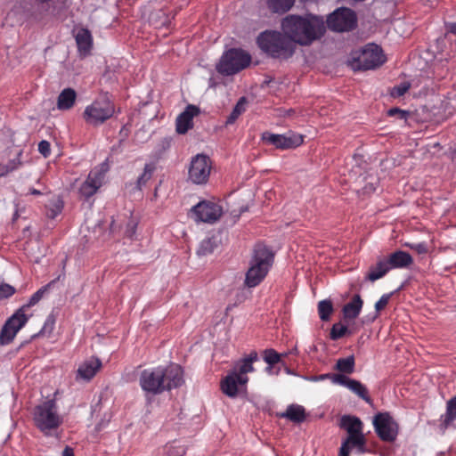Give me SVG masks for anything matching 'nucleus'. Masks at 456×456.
Returning a JSON list of instances; mask_svg holds the SVG:
<instances>
[{
	"label": "nucleus",
	"instance_id": "obj_57",
	"mask_svg": "<svg viewBox=\"0 0 456 456\" xmlns=\"http://www.w3.org/2000/svg\"><path fill=\"white\" fill-rule=\"evenodd\" d=\"M279 372H280V369H277V370H275V369H274V370H273V374H274V375H278V374H279Z\"/></svg>",
	"mask_w": 456,
	"mask_h": 456
},
{
	"label": "nucleus",
	"instance_id": "obj_53",
	"mask_svg": "<svg viewBox=\"0 0 456 456\" xmlns=\"http://www.w3.org/2000/svg\"><path fill=\"white\" fill-rule=\"evenodd\" d=\"M29 193L32 194V195H40L41 194V192L38 190H37V189H31L29 191Z\"/></svg>",
	"mask_w": 456,
	"mask_h": 456
},
{
	"label": "nucleus",
	"instance_id": "obj_24",
	"mask_svg": "<svg viewBox=\"0 0 456 456\" xmlns=\"http://www.w3.org/2000/svg\"><path fill=\"white\" fill-rule=\"evenodd\" d=\"M77 99V93L72 88H65L63 89L57 99V108L60 110H70Z\"/></svg>",
	"mask_w": 456,
	"mask_h": 456
},
{
	"label": "nucleus",
	"instance_id": "obj_20",
	"mask_svg": "<svg viewBox=\"0 0 456 456\" xmlns=\"http://www.w3.org/2000/svg\"><path fill=\"white\" fill-rule=\"evenodd\" d=\"M366 438L363 431L349 434L347 438L342 443L338 456H349L350 446L357 447L360 452H364Z\"/></svg>",
	"mask_w": 456,
	"mask_h": 456
},
{
	"label": "nucleus",
	"instance_id": "obj_28",
	"mask_svg": "<svg viewBox=\"0 0 456 456\" xmlns=\"http://www.w3.org/2000/svg\"><path fill=\"white\" fill-rule=\"evenodd\" d=\"M25 310L20 307L11 317L6 320V323L12 325L16 330L20 331L28 322L29 316L25 314Z\"/></svg>",
	"mask_w": 456,
	"mask_h": 456
},
{
	"label": "nucleus",
	"instance_id": "obj_16",
	"mask_svg": "<svg viewBox=\"0 0 456 456\" xmlns=\"http://www.w3.org/2000/svg\"><path fill=\"white\" fill-rule=\"evenodd\" d=\"M333 384L346 387L352 393L356 395L369 404L372 403V400L369 395L368 388L359 380L350 379L346 375L337 374L335 377H333Z\"/></svg>",
	"mask_w": 456,
	"mask_h": 456
},
{
	"label": "nucleus",
	"instance_id": "obj_50",
	"mask_svg": "<svg viewBox=\"0 0 456 456\" xmlns=\"http://www.w3.org/2000/svg\"><path fill=\"white\" fill-rule=\"evenodd\" d=\"M362 190H363V192H364V193H370V192L375 191L376 187L374 186V184H373V183H370L366 184V185L363 187V189H362Z\"/></svg>",
	"mask_w": 456,
	"mask_h": 456
},
{
	"label": "nucleus",
	"instance_id": "obj_30",
	"mask_svg": "<svg viewBox=\"0 0 456 456\" xmlns=\"http://www.w3.org/2000/svg\"><path fill=\"white\" fill-rule=\"evenodd\" d=\"M268 8L275 13H285L295 4V0H266Z\"/></svg>",
	"mask_w": 456,
	"mask_h": 456
},
{
	"label": "nucleus",
	"instance_id": "obj_23",
	"mask_svg": "<svg viewBox=\"0 0 456 456\" xmlns=\"http://www.w3.org/2000/svg\"><path fill=\"white\" fill-rule=\"evenodd\" d=\"M362 305L363 301L360 295H354L352 300L343 306L342 313L344 318L347 320L355 319L360 314Z\"/></svg>",
	"mask_w": 456,
	"mask_h": 456
},
{
	"label": "nucleus",
	"instance_id": "obj_22",
	"mask_svg": "<svg viewBox=\"0 0 456 456\" xmlns=\"http://www.w3.org/2000/svg\"><path fill=\"white\" fill-rule=\"evenodd\" d=\"M279 417L287 419L294 423H302L306 419L305 409L297 403L289 404L286 411L279 413Z\"/></svg>",
	"mask_w": 456,
	"mask_h": 456
},
{
	"label": "nucleus",
	"instance_id": "obj_10",
	"mask_svg": "<svg viewBox=\"0 0 456 456\" xmlns=\"http://www.w3.org/2000/svg\"><path fill=\"white\" fill-rule=\"evenodd\" d=\"M212 170L210 158L203 153H198L191 159L188 167V181L192 184L205 185L209 179Z\"/></svg>",
	"mask_w": 456,
	"mask_h": 456
},
{
	"label": "nucleus",
	"instance_id": "obj_41",
	"mask_svg": "<svg viewBox=\"0 0 456 456\" xmlns=\"http://www.w3.org/2000/svg\"><path fill=\"white\" fill-rule=\"evenodd\" d=\"M410 88L409 83H402L396 86H395L391 91V95L393 97H400L403 96Z\"/></svg>",
	"mask_w": 456,
	"mask_h": 456
},
{
	"label": "nucleus",
	"instance_id": "obj_19",
	"mask_svg": "<svg viewBox=\"0 0 456 456\" xmlns=\"http://www.w3.org/2000/svg\"><path fill=\"white\" fill-rule=\"evenodd\" d=\"M75 40L80 56H87L93 47V37L91 32L85 28H78L75 33Z\"/></svg>",
	"mask_w": 456,
	"mask_h": 456
},
{
	"label": "nucleus",
	"instance_id": "obj_3",
	"mask_svg": "<svg viewBox=\"0 0 456 456\" xmlns=\"http://www.w3.org/2000/svg\"><path fill=\"white\" fill-rule=\"evenodd\" d=\"M258 360L257 353L253 351L248 356L238 360L232 369L221 380L220 387L222 392L234 398L238 395L239 386H245L248 382V373L253 372V363Z\"/></svg>",
	"mask_w": 456,
	"mask_h": 456
},
{
	"label": "nucleus",
	"instance_id": "obj_51",
	"mask_svg": "<svg viewBox=\"0 0 456 456\" xmlns=\"http://www.w3.org/2000/svg\"><path fill=\"white\" fill-rule=\"evenodd\" d=\"M447 31L456 36V22H451L447 26Z\"/></svg>",
	"mask_w": 456,
	"mask_h": 456
},
{
	"label": "nucleus",
	"instance_id": "obj_27",
	"mask_svg": "<svg viewBox=\"0 0 456 456\" xmlns=\"http://www.w3.org/2000/svg\"><path fill=\"white\" fill-rule=\"evenodd\" d=\"M390 268L386 262L385 259L379 260L375 266H371L370 271L366 276V279L370 281H375L382 277H384L388 272Z\"/></svg>",
	"mask_w": 456,
	"mask_h": 456
},
{
	"label": "nucleus",
	"instance_id": "obj_37",
	"mask_svg": "<svg viewBox=\"0 0 456 456\" xmlns=\"http://www.w3.org/2000/svg\"><path fill=\"white\" fill-rule=\"evenodd\" d=\"M348 332V329L341 322L334 323L330 330V337L332 340L343 338Z\"/></svg>",
	"mask_w": 456,
	"mask_h": 456
},
{
	"label": "nucleus",
	"instance_id": "obj_8",
	"mask_svg": "<svg viewBox=\"0 0 456 456\" xmlns=\"http://www.w3.org/2000/svg\"><path fill=\"white\" fill-rule=\"evenodd\" d=\"M34 420L37 427L43 432H47L59 428L62 423V418L57 411L54 400H48L36 407Z\"/></svg>",
	"mask_w": 456,
	"mask_h": 456
},
{
	"label": "nucleus",
	"instance_id": "obj_11",
	"mask_svg": "<svg viewBox=\"0 0 456 456\" xmlns=\"http://www.w3.org/2000/svg\"><path fill=\"white\" fill-rule=\"evenodd\" d=\"M357 25L355 12L346 7H340L331 12L327 18L328 28L336 32L353 30Z\"/></svg>",
	"mask_w": 456,
	"mask_h": 456
},
{
	"label": "nucleus",
	"instance_id": "obj_42",
	"mask_svg": "<svg viewBox=\"0 0 456 456\" xmlns=\"http://www.w3.org/2000/svg\"><path fill=\"white\" fill-rule=\"evenodd\" d=\"M15 293V289L7 284L3 283L0 285V299H4L12 297Z\"/></svg>",
	"mask_w": 456,
	"mask_h": 456
},
{
	"label": "nucleus",
	"instance_id": "obj_18",
	"mask_svg": "<svg viewBox=\"0 0 456 456\" xmlns=\"http://www.w3.org/2000/svg\"><path fill=\"white\" fill-rule=\"evenodd\" d=\"M102 362L97 357H91L85 360L77 368V380L89 381L100 370Z\"/></svg>",
	"mask_w": 456,
	"mask_h": 456
},
{
	"label": "nucleus",
	"instance_id": "obj_2",
	"mask_svg": "<svg viewBox=\"0 0 456 456\" xmlns=\"http://www.w3.org/2000/svg\"><path fill=\"white\" fill-rule=\"evenodd\" d=\"M183 383V370L177 364L158 366L146 369L141 372L139 384L147 395H159L182 386Z\"/></svg>",
	"mask_w": 456,
	"mask_h": 456
},
{
	"label": "nucleus",
	"instance_id": "obj_14",
	"mask_svg": "<svg viewBox=\"0 0 456 456\" xmlns=\"http://www.w3.org/2000/svg\"><path fill=\"white\" fill-rule=\"evenodd\" d=\"M261 140L265 144L273 145L278 150H289L300 146L304 138L301 134L289 132L288 134H273L265 131L261 134Z\"/></svg>",
	"mask_w": 456,
	"mask_h": 456
},
{
	"label": "nucleus",
	"instance_id": "obj_52",
	"mask_svg": "<svg viewBox=\"0 0 456 456\" xmlns=\"http://www.w3.org/2000/svg\"><path fill=\"white\" fill-rule=\"evenodd\" d=\"M62 456H74L73 449L69 446H66L62 452Z\"/></svg>",
	"mask_w": 456,
	"mask_h": 456
},
{
	"label": "nucleus",
	"instance_id": "obj_25",
	"mask_svg": "<svg viewBox=\"0 0 456 456\" xmlns=\"http://www.w3.org/2000/svg\"><path fill=\"white\" fill-rule=\"evenodd\" d=\"M456 419V395L447 402L446 411L440 418V429L444 431Z\"/></svg>",
	"mask_w": 456,
	"mask_h": 456
},
{
	"label": "nucleus",
	"instance_id": "obj_45",
	"mask_svg": "<svg viewBox=\"0 0 456 456\" xmlns=\"http://www.w3.org/2000/svg\"><path fill=\"white\" fill-rule=\"evenodd\" d=\"M21 156V151H20L17 155V157L12 160H10L6 166H8V168L10 170V172L17 169L20 165H21V161L20 159Z\"/></svg>",
	"mask_w": 456,
	"mask_h": 456
},
{
	"label": "nucleus",
	"instance_id": "obj_31",
	"mask_svg": "<svg viewBox=\"0 0 456 456\" xmlns=\"http://www.w3.org/2000/svg\"><path fill=\"white\" fill-rule=\"evenodd\" d=\"M46 215L50 218H55L63 208V201L60 196H53L46 205Z\"/></svg>",
	"mask_w": 456,
	"mask_h": 456
},
{
	"label": "nucleus",
	"instance_id": "obj_33",
	"mask_svg": "<svg viewBox=\"0 0 456 456\" xmlns=\"http://www.w3.org/2000/svg\"><path fill=\"white\" fill-rule=\"evenodd\" d=\"M246 98L241 97L234 106L232 111L229 115V117L226 119L225 124L226 125H232L233 124L236 119L246 110L245 105H246Z\"/></svg>",
	"mask_w": 456,
	"mask_h": 456
},
{
	"label": "nucleus",
	"instance_id": "obj_5",
	"mask_svg": "<svg viewBox=\"0 0 456 456\" xmlns=\"http://www.w3.org/2000/svg\"><path fill=\"white\" fill-rule=\"evenodd\" d=\"M257 44L262 51L274 58L287 59L295 52L294 45L283 32H263L257 37Z\"/></svg>",
	"mask_w": 456,
	"mask_h": 456
},
{
	"label": "nucleus",
	"instance_id": "obj_34",
	"mask_svg": "<svg viewBox=\"0 0 456 456\" xmlns=\"http://www.w3.org/2000/svg\"><path fill=\"white\" fill-rule=\"evenodd\" d=\"M51 283L43 286L38 290H37L28 299V301L23 305L21 307L26 311L29 307L36 305L48 292Z\"/></svg>",
	"mask_w": 456,
	"mask_h": 456
},
{
	"label": "nucleus",
	"instance_id": "obj_13",
	"mask_svg": "<svg viewBox=\"0 0 456 456\" xmlns=\"http://www.w3.org/2000/svg\"><path fill=\"white\" fill-rule=\"evenodd\" d=\"M191 215L196 223L214 224L223 215V208L214 201L201 200L191 208Z\"/></svg>",
	"mask_w": 456,
	"mask_h": 456
},
{
	"label": "nucleus",
	"instance_id": "obj_44",
	"mask_svg": "<svg viewBox=\"0 0 456 456\" xmlns=\"http://www.w3.org/2000/svg\"><path fill=\"white\" fill-rule=\"evenodd\" d=\"M21 156V151H20L17 155V157L12 160H10L6 166H8V168L10 170V172L17 169L20 165H21V161L20 159Z\"/></svg>",
	"mask_w": 456,
	"mask_h": 456
},
{
	"label": "nucleus",
	"instance_id": "obj_7",
	"mask_svg": "<svg viewBox=\"0 0 456 456\" xmlns=\"http://www.w3.org/2000/svg\"><path fill=\"white\" fill-rule=\"evenodd\" d=\"M385 61L386 57L381 47L375 44H368L357 57L352 58L350 64L354 70H369L379 68Z\"/></svg>",
	"mask_w": 456,
	"mask_h": 456
},
{
	"label": "nucleus",
	"instance_id": "obj_9",
	"mask_svg": "<svg viewBox=\"0 0 456 456\" xmlns=\"http://www.w3.org/2000/svg\"><path fill=\"white\" fill-rule=\"evenodd\" d=\"M251 56L240 49H230L225 52L216 65V70L224 76H230L247 68Z\"/></svg>",
	"mask_w": 456,
	"mask_h": 456
},
{
	"label": "nucleus",
	"instance_id": "obj_26",
	"mask_svg": "<svg viewBox=\"0 0 456 456\" xmlns=\"http://www.w3.org/2000/svg\"><path fill=\"white\" fill-rule=\"evenodd\" d=\"M340 427L349 435L362 432L363 429V423L358 417L345 415L341 418Z\"/></svg>",
	"mask_w": 456,
	"mask_h": 456
},
{
	"label": "nucleus",
	"instance_id": "obj_43",
	"mask_svg": "<svg viewBox=\"0 0 456 456\" xmlns=\"http://www.w3.org/2000/svg\"><path fill=\"white\" fill-rule=\"evenodd\" d=\"M38 151L45 157L47 158L51 153V145L50 142L46 140H42L38 143Z\"/></svg>",
	"mask_w": 456,
	"mask_h": 456
},
{
	"label": "nucleus",
	"instance_id": "obj_55",
	"mask_svg": "<svg viewBox=\"0 0 456 456\" xmlns=\"http://www.w3.org/2000/svg\"><path fill=\"white\" fill-rule=\"evenodd\" d=\"M273 370H274L273 365H269V366L266 368V371H267L269 374H273Z\"/></svg>",
	"mask_w": 456,
	"mask_h": 456
},
{
	"label": "nucleus",
	"instance_id": "obj_15",
	"mask_svg": "<svg viewBox=\"0 0 456 456\" xmlns=\"http://www.w3.org/2000/svg\"><path fill=\"white\" fill-rule=\"evenodd\" d=\"M108 170L109 166L106 162L102 163L91 170L87 175V178L79 188L80 196L87 200L94 195L99 188L102 185L105 175Z\"/></svg>",
	"mask_w": 456,
	"mask_h": 456
},
{
	"label": "nucleus",
	"instance_id": "obj_4",
	"mask_svg": "<svg viewBox=\"0 0 456 456\" xmlns=\"http://www.w3.org/2000/svg\"><path fill=\"white\" fill-rule=\"evenodd\" d=\"M273 263V254L269 248L265 245H256L246 273L245 285L248 288L257 286L268 273Z\"/></svg>",
	"mask_w": 456,
	"mask_h": 456
},
{
	"label": "nucleus",
	"instance_id": "obj_35",
	"mask_svg": "<svg viewBox=\"0 0 456 456\" xmlns=\"http://www.w3.org/2000/svg\"><path fill=\"white\" fill-rule=\"evenodd\" d=\"M333 312V306L330 300H322L318 304V313L322 321H328Z\"/></svg>",
	"mask_w": 456,
	"mask_h": 456
},
{
	"label": "nucleus",
	"instance_id": "obj_40",
	"mask_svg": "<svg viewBox=\"0 0 456 456\" xmlns=\"http://www.w3.org/2000/svg\"><path fill=\"white\" fill-rule=\"evenodd\" d=\"M264 360L268 365H274L281 361V355L273 349H266L264 352Z\"/></svg>",
	"mask_w": 456,
	"mask_h": 456
},
{
	"label": "nucleus",
	"instance_id": "obj_29",
	"mask_svg": "<svg viewBox=\"0 0 456 456\" xmlns=\"http://www.w3.org/2000/svg\"><path fill=\"white\" fill-rule=\"evenodd\" d=\"M355 360L354 355L337 360L334 369L340 372L339 374H352L354 371Z\"/></svg>",
	"mask_w": 456,
	"mask_h": 456
},
{
	"label": "nucleus",
	"instance_id": "obj_56",
	"mask_svg": "<svg viewBox=\"0 0 456 456\" xmlns=\"http://www.w3.org/2000/svg\"><path fill=\"white\" fill-rule=\"evenodd\" d=\"M284 370H285V372L289 375L294 374V372L292 370H290L288 367H285Z\"/></svg>",
	"mask_w": 456,
	"mask_h": 456
},
{
	"label": "nucleus",
	"instance_id": "obj_49",
	"mask_svg": "<svg viewBox=\"0 0 456 456\" xmlns=\"http://www.w3.org/2000/svg\"><path fill=\"white\" fill-rule=\"evenodd\" d=\"M10 173L8 166L6 164H0V177L6 175Z\"/></svg>",
	"mask_w": 456,
	"mask_h": 456
},
{
	"label": "nucleus",
	"instance_id": "obj_38",
	"mask_svg": "<svg viewBox=\"0 0 456 456\" xmlns=\"http://www.w3.org/2000/svg\"><path fill=\"white\" fill-rule=\"evenodd\" d=\"M214 248H215L214 241L211 239L208 238V239L203 240L200 242L199 248L197 250V253L200 256H206L208 254L212 253L214 251Z\"/></svg>",
	"mask_w": 456,
	"mask_h": 456
},
{
	"label": "nucleus",
	"instance_id": "obj_32",
	"mask_svg": "<svg viewBox=\"0 0 456 456\" xmlns=\"http://www.w3.org/2000/svg\"><path fill=\"white\" fill-rule=\"evenodd\" d=\"M18 332L19 331L16 330L12 325H9L8 323L4 322V326L0 330V344H10L14 339Z\"/></svg>",
	"mask_w": 456,
	"mask_h": 456
},
{
	"label": "nucleus",
	"instance_id": "obj_6",
	"mask_svg": "<svg viewBox=\"0 0 456 456\" xmlns=\"http://www.w3.org/2000/svg\"><path fill=\"white\" fill-rule=\"evenodd\" d=\"M114 112L115 107L112 102L108 96L102 95L86 107L83 118L87 124L97 126L110 118Z\"/></svg>",
	"mask_w": 456,
	"mask_h": 456
},
{
	"label": "nucleus",
	"instance_id": "obj_36",
	"mask_svg": "<svg viewBox=\"0 0 456 456\" xmlns=\"http://www.w3.org/2000/svg\"><path fill=\"white\" fill-rule=\"evenodd\" d=\"M155 167L152 164H146L143 172L137 179V187L141 189L144 186L152 177Z\"/></svg>",
	"mask_w": 456,
	"mask_h": 456
},
{
	"label": "nucleus",
	"instance_id": "obj_54",
	"mask_svg": "<svg viewBox=\"0 0 456 456\" xmlns=\"http://www.w3.org/2000/svg\"><path fill=\"white\" fill-rule=\"evenodd\" d=\"M135 224H132V228H131V231L129 232V237H132L134 232H135Z\"/></svg>",
	"mask_w": 456,
	"mask_h": 456
},
{
	"label": "nucleus",
	"instance_id": "obj_46",
	"mask_svg": "<svg viewBox=\"0 0 456 456\" xmlns=\"http://www.w3.org/2000/svg\"><path fill=\"white\" fill-rule=\"evenodd\" d=\"M387 114L390 116V117H394L395 115H398L399 118L401 119H406L407 117H408V112L405 111V110H402L398 108H393V109H390L388 111H387Z\"/></svg>",
	"mask_w": 456,
	"mask_h": 456
},
{
	"label": "nucleus",
	"instance_id": "obj_1",
	"mask_svg": "<svg viewBox=\"0 0 456 456\" xmlns=\"http://www.w3.org/2000/svg\"><path fill=\"white\" fill-rule=\"evenodd\" d=\"M281 30L294 45L308 46L322 37L325 23L321 16L290 14L282 19Z\"/></svg>",
	"mask_w": 456,
	"mask_h": 456
},
{
	"label": "nucleus",
	"instance_id": "obj_39",
	"mask_svg": "<svg viewBox=\"0 0 456 456\" xmlns=\"http://www.w3.org/2000/svg\"><path fill=\"white\" fill-rule=\"evenodd\" d=\"M392 293H387L381 296V297L376 302L375 304V315L370 319V321H374L379 313L383 310L388 304L390 298H391Z\"/></svg>",
	"mask_w": 456,
	"mask_h": 456
},
{
	"label": "nucleus",
	"instance_id": "obj_48",
	"mask_svg": "<svg viewBox=\"0 0 456 456\" xmlns=\"http://www.w3.org/2000/svg\"><path fill=\"white\" fill-rule=\"evenodd\" d=\"M336 375L337 374H330V373L322 374V375H319V376L312 377L310 379V380H312V381H322V380H325V379H329L333 383V377H335Z\"/></svg>",
	"mask_w": 456,
	"mask_h": 456
},
{
	"label": "nucleus",
	"instance_id": "obj_47",
	"mask_svg": "<svg viewBox=\"0 0 456 456\" xmlns=\"http://www.w3.org/2000/svg\"><path fill=\"white\" fill-rule=\"evenodd\" d=\"M407 246L410 247L411 249L416 250L419 254H423L428 251V248L425 243H418V244L407 245Z\"/></svg>",
	"mask_w": 456,
	"mask_h": 456
},
{
	"label": "nucleus",
	"instance_id": "obj_21",
	"mask_svg": "<svg viewBox=\"0 0 456 456\" xmlns=\"http://www.w3.org/2000/svg\"><path fill=\"white\" fill-rule=\"evenodd\" d=\"M390 270L392 269H403L409 267L412 263L413 259L411 256L405 251L397 250L385 258Z\"/></svg>",
	"mask_w": 456,
	"mask_h": 456
},
{
	"label": "nucleus",
	"instance_id": "obj_17",
	"mask_svg": "<svg viewBox=\"0 0 456 456\" xmlns=\"http://www.w3.org/2000/svg\"><path fill=\"white\" fill-rule=\"evenodd\" d=\"M200 108L190 104L176 118L175 130L179 134H184L193 127V118L200 114Z\"/></svg>",
	"mask_w": 456,
	"mask_h": 456
},
{
	"label": "nucleus",
	"instance_id": "obj_12",
	"mask_svg": "<svg viewBox=\"0 0 456 456\" xmlns=\"http://www.w3.org/2000/svg\"><path fill=\"white\" fill-rule=\"evenodd\" d=\"M372 424L377 436L384 442H394L398 435V425L389 412H379Z\"/></svg>",
	"mask_w": 456,
	"mask_h": 456
}]
</instances>
